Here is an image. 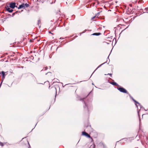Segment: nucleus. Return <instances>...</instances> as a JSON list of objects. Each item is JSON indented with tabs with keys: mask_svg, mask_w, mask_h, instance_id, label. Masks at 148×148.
<instances>
[{
	"mask_svg": "<svg viewBox=\"0 0 148 148\" xmlns=\"http://www.w3.org/2000/svg\"><path fill=\"white\" fill-rule=\"evenodd\" d=\"M117 89L121 92L124 93H128V92H127L126 90L123 88H118Z\"/></svg>",
	"mask_w": 148,
	"mask_h": 148,
	"instance_id": "1",
	"label": "nucleus"
},
{
	"mask_svg": "<svg viewBox=\"0 0 148 148\" xmlns=\"http://www.w3.org/2000/svg\"><path fill=\"white\" fill-rule=\"evenodd\" d=\"M10 7L12 9L16 7V3H11L10 4Z\"/></svg>",
	"mask_w": 148,
	"mask_h": 148,
	"instance_id": "2",
	"label": "nucleus"
},
{
	"mask_svg": "<svg viewBox=\"0 0 148 148\" xmlns=\"http://www.w3.org/2000/svg\"><path fill=\"white\" fill-rule=\"evenodd\" d=\"M1 73L2 75V81H1V82H2V83L4 80V79L5 78V72L3 71H2L1 72Z\"/></svg>",
	"mask_w": 148,
	"mask_h": 148,
	"instance_id": "3",
	"label": "nucleus"
},
{
	"mask_svg": "<svg viewBox=\"0 0 148 148\" xmlns=\"http://www.w3.org/2000/svg\"><path fill=\"white\" fill-rule=\"evenodd\" d=\"M6 10L8 11L10 13L12 12L13 11V10L12 9H11L8 6H7L6 8Z\"/></svg>",
	"mask_w": 148,
	"mask_h": 148,
	"instance_id": "4",
	"label": "nucleus"
},
{
	"mask_svg": "<svg viewBox=\"0 0 148 148\" xmlns=\"http://www.w3.org/2000/svg\"><path fill=\"white\" fill-rule=\"evenodd\" d=\"M25 7L24 6V3H23L21 5H19V7L18 8V9H20L21 8H25Z\"/></svg>",
	"mask_w": 148,
	"mask_h": 148,
	"instance_id": "5",
	"label": "nucleus"
},
{
	"mask_svg": "<svg viewBox=\"0 0 148 148\" xmlns=\"http://www.w3.org/2000/svg\"><path fill=\"white\" fill-rule=\"evenodd\" d=\"M133 100L135 102V104L136 105V106H137V107H138V106L137 105V104H138V105L140 106V104L138 102L136 101V100H134L133 99Z\"/></svg>",
	"mask_w": 148,
	"mask_h": 148,
	"instance_id": "6",
	"label": "nucleus"
},
{
	"mask_svg": "<svg viewBox=\"0 0 148 148\" xmlns=\"http://www.w3.org/2000/svg\"><path fill=\"white\" fill-rule=\"evenodd\" d=\"M101 34L100 33H93L92 34L93 35H95V36H99Z\"/></svg>",
	"mask_w": 148,
	"mask_h": 148,
	"instance_id": "7",
	"label": "nucleus"
},
{
	"mask_svg": "<svg viewBox=\"0 0 148 148\" xmlns=\"http://www.w3.org/2000/svg\"><path fill=\"white\" fill-rule=\"evenodd\" d=\"M111 84L112 85L114 86H118V84L115 82H111Z\"/></svg>",
	"mask_w": 148,
	"mask_h": 148,
	"instance_id": "8",
	"label": "nucleus"
},
{
	"mask_svg": "<svg viewBox=\"0 0 148 148\" xmlns=\"http://www.w3.org/2000/svg\"><path fill=\"white\" fill-rule=\"evenodd\" d=\"M40 24H41V22L40 20H38V25L39 26V28L40 27Z\"/></svg>",
	"mask_w": 148,
	"mask_h": 148,
	"instance_id": "9",
	"label": "nucleus"
},
{
	"mask_svg": "<svg viewBox=\"0 0 148 148\" xmlns=\"http://www.w3.org/2000/svg\"><path fill=\"white\" fill-rule=\"evenodd\" d=\"M24 6L25 7H27L29 6V4L26 3L25 4H24Z\"/></svg>",
	"mask_w": 148,
	"mask_h": 148,
	"instance_id": "10",
	"label": "nucleus"
},
{
	"mask_svg": "<svg viewBox=\"0 0 148 148\" xmlns=\"http://www.w3.org/2000/svg\"><path fill=\"white\" fill-rule=\"evenodd\" d=\"M82 134L83 135L86 136V135L87 134V133L85 132H82Z\"/></svg>",
	"mask_w": 148,
	"mask_h": 148,
	"instance_id": "11",
	"label": "nucleus"
},
{
	"mask_svg": "<svg viewBox=\"0 0 148 148\" xmlns=\"http://www.w3.org/2000/svg\"><path fill=\"white\" fill-rule=\"evenodd\" d=\"M86 136L89 137V138H90V135L88 134L87 133V134L86 135Z\"/></svg>",
	"mask_w": 148,
	"mask_h": 148,
	"instance_id": "12",
	"label": "nucleus"
},
{
	"mask_svg": "<svg viewBox=\"0 0 148 148\" xmlns=\"http://www.w3.org/2000/svg\"><path fill=\"white\" fill-rule=\"evenodd\" d=\"M0 145L2 147H3V143L0 142Z\"/></svg>",
	"mask_w": 148,
	"mask_h": 148,
	"instance_id": "13",
	"label": "nucleus"
},
{
	"mask_svg": "<svg viewBox=\"0 0 148 148\" xmlns=\"http://www.w3.org/2000/svg\"><path fill=\"white\" fill-rule=\"evenodd\" d=\"M145 10L146 12H148V8H146L145 9Z\"/></svg>",
	"mask_w": 148,
	"mask_h": 148,
	"instance_id": "14",
	"label": "nucleus"
},
{
	"mask_svg": "<svg viewBox=\"0 0 148 148\" xmlns=\"http://www.w3.org/2000/svg\"><path fill=\"white\" fill-rule=\"evenodd\" d=\"M47 67H46L43 68V70H47Z\"/></svg>",
	"mask_w": 148,
	"mask_h": 148,
	"instance_id": "15",
	"label": "nucleus"
},
{
	"mask_svg": "<svg viewBox=\"0 0 148 148\" xmlns=\"http://www.w3.org/2000/svg\"><path fill=\"white\" fill-rule=\"evenodd\" d=\"M16 12H15V13H13V14H12V17L14 16V15H15V14L16 13Z\"/></svg>",
	"mask_w": 148,
	"mask_h": 148,
	"instance_id": "16",
	"label": "nucleus"
},
{
	"mask_svg": "<svg viewBox=\"0 0 148 148\" xmlns=\"http://www.w3.org/2000/svg\"><path fill=\"white\" fill-rule=\"evenodd\" d=\"M103 64H101L100 65H99L98 67L96 69L97 70L98 68H99V67H100L102 64H103Z\"/></svg>",
	"mask_w": 148,
	"mask_h": 148,
	"instance_id": "17",
	"label": "nucleus"
},
{
	"mask_svg": "<svg viewBox=\"0 0 148 148\" xmlns=\"http://www.w3.org/2000/svg\"><path fill=\"white\" fill-rule=\"evenodd\" d=\"M108 75H109L111 77L112 76V74L111 73H108Z\"/></svg>",
	"mask_w": 148,
	"mask_h": 148,
	"instance_id": "18",
	"label": "nucleus"
},
{
	"mask_svg": "<svg viewBox=\"0 0 148 148\" xmlns=\"http://www.w3.org/2000/svg\"><path fill=\"white\" fill-rule=\"evenodd\" d=\"M95 16H94L92 18V19H94L95 18Z\"/></svg>",
	"mask_w": 148,
	"mask_h": 148,
	"instance_id": "19",
	"label": "nucleus"
},
{
	"mask_svg": "<svg viewBox=\"0 0 148 148\" xmlns=\"http://www.w3.org/2000/svg\"><path fill=\"white\" fill-rule=\"evenodd\" d=\"M84 103H85V106H86V107H87V108H88V107H87V106H86V103H85V102H84Z\"/></svg>",
	"mask_w": 148,
	"mask_h": 148,
	"instance_id": "20",
	"label": "nucleus"
},
{
	"mask_svg": "<svg viewBox=\"0 0 148 148\" xmlns=\"http://www.w3.org/2000/svg\"><path fill=\"white\" fill-rule=\"evenodd\" d=\"M49 33H51V34H52V33H51V32H49Z\"/></svg>",
	"mask_w": 148,
	"mask_h": 148,
	"instance_id": "21",
	"label": "nucleus"
},
{
	"mask_svg": "<svg viewBox=\"0 0 148 148\" xmlns=\"http://www.w3.org/2000/svg\"><path fill=\"white\" fill-rule=\"evenodd\" d=\"M84 99V98H83V99H82V100H83Z\"/></svg>",
	"mask_w": 148,
	"mask_h": 148,
	"instance_id": "22",
	"label": "nucleus"
},
{
	"mask_svg": "<svg viewBox=\"0 0 148 148\" xmlns=\"http://www.w3.org/2000/svg\"><path fill=\"white\" fill-rule=\"evenodd\" d=\"M55 88V89H56V88Z\"/></svg>",
	"mask_w": 148,
	"mask_h": 148,
	"instance_id": "23",
	"label": "nucleus"
},
{
	"mask_svg": "<svg viewBox=\"0 0 148 148\" xmlns=\"http://www.w3.org/2000/svg\"><path fill=\"white\" fill-rule=\"evenodd\" d=\"M99 12L98 13V14H99Z\"/></svg>",
	"mask_w": 148,
	"mask_h": 148,
	"instance_id": "24",
	"label": "nucleus"
},
{
	"mask_svg": "<svg viewBox=\"0 0 148 148\" xmlns=\"http://www.w3.org/2000/svg\"><path fill=\"white\" fill-rule=\"evenodd\" d=\"M147 13H148V12Z\"/></svg>",
	"mask_w": 148,
	"mask_h": 148,
	"instance_id": "25",
	"label": "nucleus"
}]
</instances>
